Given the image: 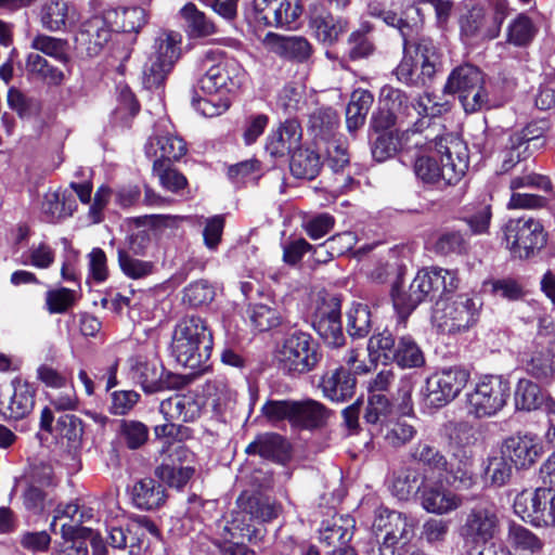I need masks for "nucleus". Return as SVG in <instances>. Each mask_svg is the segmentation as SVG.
Wrapping results in <instances>:
<instances>
[{
    "instance_id": "f257e3e1",
    "label": "nucleus",
    "mask_w": 555,
    "mask_h": 555,
    "mask_svg": "<svg viewBox=\"0 0 555 555\" xmlns=\"http://www.w3.org/2000/svg\"><path fill=\"white\" fill-rule=\"evenodd\" d=\"M382 101L385 107L379 108L372 116V127L376 132H389L396 125L410 122L415 118L411 127L405 130L410 135H421L425 132L426 139L438 135L435 118L449 111V103L441 101L436 94L424 92L410 101L406 93L400 89L386 86L382 89Z\"/></svg>"
},
{
    "instance_id": "f03ea898",
    "label": "nucleus",
    "mask_w": 555,
    "mask_h": 555,
    "mask_svg": "<svg viewBox=\"0 0 555 555\" xmlns=\"http://www.w3.org/2000/svg\"><path fill=\"white\" fill-rule=\"evenodd\" d=\"M438 135L426 139L418 135L414 146L428 151L435 150V155L418 156L414 163V172L426 183L444 181L446 184L457 183L466 173L469 165L467 145L459 137L442 133L443 127L437 122Z\"/></svg>"
},
{
    "instance_id": "7ed1b4c3",
    "label": "nucleus",
    "mask_w": 555,
    "mask_h": 555,
    "mask_svg": "<svg viewBox=\"0 0 555 555\" xmlns=\"http://www.w3.org/2000/svg\"><path fill=\"white\" fill-rule=\"evenodd\" d=\"M212 347V334L204 319L189 315L176 324L171 354L180 365L198 373L206 372Z\"/></svg>"
},
{
    "instance_id": "20e7f679",
    "label": "nucleus",
    "mask_w": 555,
    "mask_h": 555,
    "mask_svg": "<svg viewBox=\"0 0 555 555\" xmlns=\"http://www.w3.org/2000/svg\"><path fill=\"white\" fill-rule=\"evenodd\" d=\"M460 284L455 270L431 267L420 271L408 291L393 287V307L400 315L408 317L426 298L436 299L453 293Z\"/></svg>"
},
{
    "instance_id": "39448f33",
    "label": "nucleus",
    "mask_w": 555,
    "mask_h": 555,
    "mask_svg": "<svg viewBox=\"0 0 555 555\" xmlns=\"http://www.w3.org/2000/svg\"><path fill=\"white\" fill-rule=\"evenodd\" d=\"M437 298L433 323L441 333L465 332L477 322L482 306L480 298L467 294Z\"/></svg>"
},
{
    "instance_id": "423d86ee",
    "label": "nucleus",
    "mask_w": 555,
    "mask_h": 555,
    "mask_svg": "<svg viewBox=\"0 0 555 555\" xmlns=\"http://www.w3.org/2000/svg\"><path fill=\"white\" fill-rule=\"evenodd\" d=\"M499 240L514 258L528 259L546 244L542 223L533 218H512L502 224Z\"/></svg>"
},
{
    "instance_id": "0eeeda50",
    "label": "nucleus",
    "mask_w": 555,
    "mask_h": 555,
    "mask_svg": "<svg viewBox=\"0 0 555 555\" xmlns=\"http://www.w3.org/2000/svg\"><path fill=\"white\" fill-rule=\"evenodd\" d=\"M443 91L449 94H457L466 113L492 106L485 85V75L472 64L455 67L450 73Z\"/></svg>"
},
{
    "instance_id": "6e6552de",
    "label": "nucleus",
    "mask_w": 555,
    "mask_h": 555,
    "mask_svg": "<svg viewBox=\"0 0 555 555\" xmlns=\"http://www.w3.org/2000/svg\"><path fill=\"white\" fill-rule=\"evenodd\" d=\"M275 359L281 370L295 376L313 371L321 353L310 334L296 330L286 335L278 347Z\"/></svg>"
},
{
    "instance_id": "1a4fd4ad",
    "label": "nucleus",
    "mask_w": 555,
    "mask_h": 555,
    "mask_svg": "<svg viewBox=\"0 0 555 555\" xmlns=\"http://www.w3.org/2000/svg\"><path fill=\"white\" fill-rule=\"evenodd\" d=\"M203 67L205 74L199 78L198 86L206 94L234 92L246 80V72L242 65L222 52H208Z\"/></svg>"
},
{
    "instance_id": "9d476101",
    "label": "nucleus",
    "mask_w": 555,
    "mask_h": 555,
    "mask_svg": "<svg viewBox=\"0 0 555 555\" xmlns=\"http://www.w3.org/2000/svg\"><path fill=\"white\" fill-rule=\"evenodd\" d=\"M448 446L453 459L457 460L456 467L450 468V477L457 487L470 489L475 483L472 470V453L468 450L477 441L476 431L468 422L451 423L447 429Z\"/></svg>"
},
{
    "instance_id": "9b49d317",
    "label": "nucleus",
    "mask_w": 555,
    "mask_h": 555,
    "mask_svg": "<svg viewBox=\"0 0 555 555\" xmlns=\"http://www.w3.org/2000/svg\"><path fill=\"white\" fill-rule=\"evenodd\" d=\"M511 396L509 380L503 375L481 377L467 393L468 409L476 417H490L500 412Z\"/></svg>"
},
{
    "instance_id": "f8f14e48",
    "label": "nucleus",
    "mask_w": 555,
    "mask_h": 555,
    "mask_svg": "<svg viewBox=\"0 0 555 555\" xmlns=\"http://www.w3.org/2000/svg\"><path fill=\"white\" fill-rule=\"evenodd\" d=\"M501 530L499 509L493 504L481 503L472 507L459 528L465 546L480 547L496 538Z\"/></svg>"
},
{
    "instance_id": "ddd939ff",
    "label": "nucleus",
    "mask_w": 555,
    "mask_h": 555,
    "mask_svg": "<svg viewBox=\"0 0 555 555\" xmlns=\"http://www.w3.org/2000/svg\"><path fill=\"white\" fill-rule=\"evenodd\" d=\"M514 513L537 528L555 527V489L539 487L519 492L513 502Z\"/></svg>"
},
{
    "instance_id": "4468645a",
    "label": "nucleus",
    "mask_w": 555,
    "mask_h": 555,
    "mask_svg": "<svg viewBox=\"0 0 555 555\" xmlns=\"http://www.w3.org/2000/svg\"><path fill=\"white\" fill-rule=\"evenodd\" d=\"M106 543L120 551H127L129 555H141L147 550L150 542L146 534L159 539L157 526L146 516H139L124 525H107Z\"/></svg>"
},
{
    "instance_id": "2eb2a0df",
    "label": "nucleus",
    "mask_w": 555,
    "mask_h": 555,
    "mask_svg": "<svg viewBox=\"0 0 555 555\" xmlns=\"http://www.w3.org/2000/svg\"><path fill=\"white\" fill-rule=\"evenodd\" d=\"M469 377V372L464 367H443L427 377L423 393L430 405L443 406L461 393Z\"/></svg>"
},
{
    "instance_id": "dca6fc26",
    "label": "nucleus",
    "mask_w": 555,
    "mask_h": 555,
    "mask_svg": "<svg viewBox=\"0 0 555 555\" xmlns=\"http://www.w3.org/2000/svg\"><path fill=\"white\" fill-rule=\"evenodd\" d=\"M130 375L145 393H156L179 388L181 377L166 371L158 359L144 360L141 357L131 359Z\"/></svg>"
},
{
    "instance_id": "f3484780",
    "label": "nucleus",
    "mask_w": 555,
    "mask_h": 555,
    "mask_svg": "<svg viewBox=\"0 0 555 555\" xmlns=\"http://www.w3.org/2000/svg\"><path fill=\"white\" fill-rule=\"evenodd\" d=\"M115 11H105L85 21L75 37L76 50L88 56H95L112 38L115 28Z\"/></svg>"
},
{
    "instance_id": "a211bd4d",
    "label": "nucleus",
    "mask_w": 555,
    "mask_h": 555,
    "mask_svg": "<svg viewBox=\"0 0 555 555\" xmlns=\"http://www.w3.org/2000/svg\"><path fill=\"white\" fill-rule=\"evenodd\" d=\"M36 388L21 377L10 385L0 386V416L8 421H18L28 416L35 406Z\"/></svg>"
},
{
    "instance_id": "6ab92c4d",
    "label": "nucleus",
    "mask_w": 555,
    "mask_h": 555,
    "mask_svg": "<svg viewBox=\"0 0 555 555\" xmlns=\"http://www.w3.org/2000/svg\"><path fill=\"white\" fill-rule=\"evenodd\" d=\"M414 527V519L406 514L386 507L375 511L373 528L377 531L385 530L383 540L401 550L413 539Z\"/></svg>"
},
{
    "instance_id": "aec40b11",
    "label": "nucleus",
    "mask_w": 555,
    "mask_h": 555,
    "mask_svg": "<svg viewBox=\"0 0 555 555\" xmlns=\"http://www.w3.org/2000/svg\"><path fill=\"white\" fill-rule=\"evenodd\" d=\"M501 450L517 469H529L544 453L541 438L529 431L516 433L502 442Z\"/></svg>"
},
{
    "instance_id": "412c9836",
    "label": "nucleus",
    "mask_w": 555,
    "mask_h": 555,
    "mask_svg": "<svg viewBox=\"0 0 555 555\" xmlns=\"http://www.w3.org/2000/svg\"><path fill=\"white\" fill-rule=\"evenodd\" d=\"M313 328L328 347H340L345 336L340 321V304L333 299L320 306L314 314Z\"/></svg>"
},
{
    "instance_id": "4be33fe9",
    "label": "nucleus",
    "mask_w": 555,
    "mask_h": 555,
    "mask_svg": "<svg viewBox=\"0 0 555 555\" xmlns=\"http://www.w3.org/2000/svg\"><path fill=\"white\" fill-rule=\"evenodd\" d=\"M421 506L427 512L436 515L449 514L463 504V499L446 489L441 482L423 483L418 494Z\"/></svg>"
},
{
    "instance_id": "5701e85b",
    "label": "nucleus",
    "mask_w": 555,
    "mask_h": 555,
    "mask_svg": "<svg viewBox=\"0 0 555 555\" xmlns=\"http://www.w3.org/2000/svg\"><path fill=\"white\" fill-rule=\"evenodd\" d=\"M301 128L296 120H286L267 137L266 151L274 158L293 154L300 146Z\"/></svg>"
},
{
    "instance_id": "b1692460",
    "label": "nucleus",
    "mask_w": 555,
    "mask_h": 555,
    "mask_svg": "<svg viewBox=\"0 0 555 555\" xmlns=\"http://www.w3.org/2000/svg\"><path fill=\"white\" fill-rule=\"evenodd\" d=\"M411 11L415 14H420L418 8L408 9L403 13L399 14L397 11L378 1H371L367 4V14L371 17L378 18L387 26L393 27L399 31L405 50L409 47V38H412L414 34L417 33V24H411L408 20Z\"/></svg>"
},
{
    "instance_id": "393cba45",
    "label": "nucleus",
    "mask_w": 555,
    "mask_h": 555,
    "mask_svg": "<svg viewBox=\"0 0 555 555\" xmlns=\"http://www.w3.org/2000/svg\"><path fill=\"white\" fill-rule=\"evenodd\" d=\"M325 398L334 402H344L352 398L356 390V377L351 372L339 366L326 371L319 384Z\"/></svg>"
},
{
    "instance_id": "a878e982",
    "label": "nucleus",
    "mask_w": 555,
    "mask_h": 555,
    "mask_svg": "<svg viewBox=\"0 0 555 555\" xmlns=\"http://www.w3.org/2000/svg\"><path fill=\"white\" fill-rule=\"evenodd\" d=\"M542 126L530 124L521 131L508 134L505 143V156L503 159L504 170L513 168L527 152L529 144L537 142L545 130V124Z\"/></svg>"
},
{
    "instance_id": "bb28decb",
    "label": "nucleus",
    "mask_w": 555,
    "mask_h": 555,
    "mask_svg": "<svg viewBox=\"0 0 555 555\" xmlns=\"http://www.w3.org/2000/svg\"><path fill=\"white\" fill-rule=\"evenodd\" d=\"M309 26L320 42L332 46L348 30V21L322 10L311 14Z\"/></svg>"
},
{
    "instance_id": "cd10ccee",
    "label": "nucleus",
    "mask_w": 555,
    "mask_h": 555,
    "mask_svg": "<svg viewBox=\"0 0 555 555\" xmlns=\"http://www.w3.org/2000/svg\"><path fill=\"white\" fill-rule=\"evenodd\" d=\"M159 412L167 422H193L199 417L202 404L192 393L175 395L160 402Z\"/></svg>"
},
{
    "instance_id": "c85d7f7f",
    "label": "nucleus",
    "mask_w": 555,
    "mask_h": 555,
    "mask_svg": "<svg viewBox=\"0 0 555 555\" xmlns=\"http://www.w3.org/2000/svg\"><path fill=\"white\" fill-rule=\"evenodd\" d=\"M460 28L462 40L466 44H478L499 37L492 29L482 9L478 8H473L461 18Z\"/></svg>"
},
{
    "instance_id": "c756f323",
    "label": "nucleus",
    "mask_w": 555,
    "mask_h": 555,
    "mask_svg": "<svg viewBox=\"0 0 555 555\" xmlns=\"http://www.w3.org/2000/svg\"><path fill=\"white\" fill-rule=\"evenodd\" d=\"M246 453L258 454L280 464H285L291 457L289 444L282 436L274 433L259 435L246 447Z\"/></svg>"
},
{
    "instance_id": "7c9ffc66",
    "label": "nucleus",
    "mask_w": 555,
    "mask_h": 555,
    "mask_svg": "<svg viewBox=\"0 0 555 555\" xmlns=\"http://www.w3.org/2000/svg\"><path fill=\"white\" fill-rule=\"evenodd\" d=\"M504 544L513 555H540L544 546L534 532L515 521L508 524Z\"/></svg>"
},
{
    "instance_id": "2f4dec72",
    "label": "nucleus",
    "mask_w": 555,
    "mask_h": 555,
    "mask_svg": "<svg viewBox=\"0 0 555 555\" xmlns=\"http://www.w3.org/2000/svg\"><path fill=\"white\" fill-rule=\"evenodd\" d=\"M330 416V410L313 399L294 400L293 425L304 429L322 427Z\"/></svg>"
},
{
    "instance_id": "473e14b6",
    "label": "nucleus",
    "mask_w": 555,
    "mask_h": 555,
    "mask_svg": "<svg viewBox=\"0 0 555 555\" xmlns=\"http://www.w3.org/2000/svg\"><path fill=\"white\" fill-rule=\"evenodd\" d=\"M166 500L165 488L153 478H143L131 488V501L142 511L159 508Z\"/></svg>"
},
{
    "instance_id": "72a5a7b5",
    "label": "nucleus",
    "mask_w": 555,
    "mask_h": 555,
    "mask_svg": "<svg viewBox=\"0 0 555 555\" xmlns=\"http://www.w3.org/2000/svg\"><path fill=\"white\" fill-rule=\"evenodd\" d=\"M147 157L159 159L168 164L178 160L186 153V144L182 138L173 134L154 135L145 145Z\"/></svg>"
},
{
    "instance_id": "f704fd0d",
    "label": "nucleus",
    "mask_w": 555,
    "mask_h": 555,
    "mask_svg": "<svg viewBox=\"0 0 555 555\" xmlns=\"http://www.w3.org/2000/svg\"><path fill=\"white\" fill-rule=\"evenodd\" d=\"M412 461L425 467L426 470L437 473H448L454 467L453 463H449L446 455L430 441H418L410 450Z\"/></svg>"
},
{
    "instance_id": "c9c22d12",
    "label": "nucleus",
    "mask_w": 555,
    "mask_h": 555,
    "mask_svg": "<svg viewBox=\"0 0 555 555\" xmlns=\"http://www.w3.org/2000/svg\"><path fill=\"white\" fill-rule=\"evenodd\" d=\"M354 520L346 515H333L321 522L319 539L328 546L348 543L353 537Z\"/></svg>"
},
{
    "instance_id": "e433bc0d",
    "label": "nucleus",
    "mask_w": 555,
    "mask_h": 555,
    "mask_svg": "<svg viewBox=\"0 0 555 555\" xmlns=\"http://www.w3.org/2000/svg\"><path fill=\"white\" fill-rule=\"evenodd\" d=\"M264 42L271 51L286 59L305 61L311 54V46L304 37L269 34Z\"/></svg>"
},
{
    "instance_id": "4c0bfd02",
    "label": "nucleus",
    "mask_w": 555,
    "mask_h": 555,
    "mask_svg": "<svg viewBox=\"0 0 555 555\" xmlns=\"http://www.w3.org/2000/svg\"><path fill=\"white\" fill-rule=\"evenodd\" d=\"M38 17L43 29L62 31L72 20L70 8L65 0H46L39 8Z\"/></svg>"
},
{
    "instance_id": "58836bf2",
    "label": "nucleus",
    "mask_w": 555,
    "mask_h": 555,
    "mask_svg": "<svg viewBox=\"0 0 555 555\" xmlns=\"http://www.w3.org/2000/svg\"><path fill=\"white\" fill-rule=\"evenodd\" d=\"M548 400L553 399L543 392L538 384L527 378L518 380L514 392V401L517 410L534 411L543 408L545 411V404Z\"/></svg>"
},
{
    "instance_id": "ea45409f",
    "label": "nucleus",
    "mask_w": 555,
    "mask_h": 555,
    "mask_svg": "<svg viewBox=\"0 0 555 555\" xmlns=\"http://www.w3.org/2000/svg\"><path fill=\"white\" fill-rule=\"evenodd\" d=\"M411 39L412 38H409V47L406 50L403 48V52L408 55H412L413 60L421 64L425 76L434 77L439 59L436 44L433 39L427 37H422L416 41H412Z\"/></svg>"
},
{
    "instance_id": "a19ab883",
    "label": "nucleus",
    "mask_w": 555,
    "mask_h": 555,
    "mask_svg": "<svg viewBox=\"0 0 555 555\" xmlns=\"http://www.w3.org/2000/svg\"><path fill=\"white\" fill-rule=\"evenodd\" d=\"M182 36L178 31L162 30L152 46L151 55L165 61V66H173L181 54Z\"/></svg>"
},
{
    "instance_id": "79ce46f5",
    "label": "nucleus",
    "mask_w": 555,
    "mask_h": 555,
    "mask_svg": "<svg viewBox=\"0 0 555 555\" xmlns=\"http://www.w3.org/2000/svg\"><path fill=\"white\" fill-rule=\"evenodd\" d=\"M322 167L320 155L310 149L298 147L291 155L289 169L298 179H314Z\"/></svg>"
},
{
    "instance_id": "37998d69",
    "label": "nucleus",
    "mask_w": 555,
    "mask_h": 555,
    "mask_svg": "<svg viewBox=\"0 0 555 555\" xmlns=\"http://www.w3.org/2000/svg\"><path fill=\"white\" fill-rule=\"evenodd\" d=\"M180 16L184 23L186 33L192 38H204L216 33L214 22L192 2L181 8Z\"/></svg>"
},
{
    "instance_id": "c03bdc74",
    "label": "nucleus",
    "mask_w": 555,
    "mask_h": 555,
    "mask_svg": "<svg viewBox=\"0 0 555 555\" xmlns=\"http://www.w3.org/2000/svg\"><path fill=\"white\" fill-rule=\"evenodd\" d=\"M203 392L206 397V404L217 414L223 413L235 399V392L223 377L207 380L203 387Z\"/></svg>"
},
{
    "instance_id": "a18cd8bd",
    "label": "nucleus",
    "mask_w": 555,
    "mask_h": 555,
    "mask_svg": "<svg viewBox=\"0 0 555 555\" xmlns=\"http://www.w3.org/2000/svg\"><path fill=\"white\" fill-rule=\"evenodd\" d=\"M461 220L467 224L472 234H488L492 220L491 205L486 202L469 203L463 208Z\"/></svg>"
},
{
    "instance_id": "49530a36",
    "label": "nucleus",
    "mask_w": 555,
    "mask_h": 555,
    "mask_svg": "<svg viewBox=\"0 0 555 555\" xmlns=\"http://www.w3.org/2000/svg\"><path fill=\"white\" fill-rule=\"evenodd\" d=\"M338 126V114L331 107L318 108L309 117V130L315 139L330 141L335 137Z\"/></svg>"
},
{
    "instance_id": "de8ad7c7",
    "label": "nucleus",
    "mask_w": 555,
    "mask_h": 555,
    "mask_svg": "<svg viewBox=\"0 0 555 555\" xmlns=\"http://www.w3.org/2000/svg\"><path fill=\"white\" fill-rule=\"evenodd\" d=\"M374 98L370 91L356 90L352 92L346 108V124L349 131L360 128L373 104Z\"/></svg>"
},
{
    "instance_id": "09e8293b",
    "label": "nucleus",
    "mask_w": 555,
    "mask_h": 555,
    "mask_svg": "<svg viewBox=\"0 0 555 555\" xmlns=\"http://www.w3.org/2000/svg\"><path fill=\"white\" fill-rule=\"evenodd\" d=\"M425 477L413 468H406L393 476L391 493L400 501H408L412 495L420 494Z\"/></svg>"
},
{
    "instance_id": "8fccbe9b",
    "label": "nucleus",
    "mask_w": 555,
    "mask_h": 555,
    "mask_svg": "<svg viewBox=\"0 0 555 555\" xmlns=\"http://www.w3.org/2000/svg\"><path fill=\"white\" fill-rule=\"evenodd\" d=\"M514 464L509 461L508 456L500 449L488 456L485 467L486 479L492 486L502 487L506 485L513 475Z\"/></svg>"
},
{
    "instance_id": "3c124183",
    "label": "nucleus",
    "mask_w": 555,
    "mask_h": 555,
    "mask_svg": "<svg viewBox=\"0 0 555 555\" xmlns=\"http://www.w3.org/2000/svg\"><path fill=\"white\" fill-rule=\"evenodd\" d=\"M30 47L63 64L70 60L69 43L66 39L38 34L33 38Z\"/></svg>"
},
{
    "instance_id": "603ef678",
    "label": "nucleus",
    "mask_w": 555,
    "mask_h": 555,
    "mask_svg": "<svg viewBox=\"0 0 555 555\" xmlns=\"http://www.w3.org/2000/svg\"><path fill=\"white\" fill-rule=\"evenodd\" d=\"M393 362L403 369L421 367L425 364V356L412 336L403 335L397 343Z\"/></svg>"
},
{
    "instance_id": "864d4df0",
    "label": "nucleus",
    "mask_w": 555,
    "mask_h": 555,
    "mask_svg": "<svg viewBox=\"0 0 555 555\" xmlns=\"http://www.w3.org/2000/svg\"><path fill=\"white\" fill-rule=\"evenodd\" d=\"M367 351L372 362H393L396 358L397 344L392 334L383 331L373 335L367 343Z\"/></svg>"
},
{
    "instance_id": "5fc2aeb1",
    "label": "nucleus",
    "mask_w": 555,
    "mask_h": 555,
    "mask_svg": "<svg viewBox=\"0 0 555 555\" xmlns=\"http://www.w3.org/2000/svg\"><path fill=\"white\" fill-rule=\"evenodd\" d=\"M75 209V201L68 199L65 193L48 192L43 196L42 211L50 222L72 216Z\"/></svg>"
},
{
    "instance_id": "6e6d98bb",
    "label": "nucleus",
    "mask_w": 555,
    "mask_h": 555,
    "mask_svg": "<svg viewBox=\"0 0 555 555\" xmlns=\"http://www.w3.org/2000/svg\"><path fill=\"white\" fill-rule=\"evenodd\" d=\"M397 79L409 86L415 88H422L433 79V76H425L423 74L421 64L413 60L412 55L404 53L402 61L395 69Z\"/></svg>"
},
{
    "instance_id": "4d7b16f0",
    "label": "nucleus",
    "mask_w": 555,
    "mask_h": 555,
    "mask_svg": "<svg viewBox=\"0 0 555 555\" xmlns=\"http://www.w3.org/2000/svg\"><path fill=\"white\" fill-rule=\"evenodd\" d=\"M301 11L298 0H282L278 7L271 10V16L263 14L260 21L267 26H291L300 16Z\"/></svg>"
},
{
    "instance_id": "13d9d810",
    "label": "nucleus",
    "mask_w": 555,
    "mask_h": 555,
    "mask_svg": "<svg viewBox=\"0 0 555 555\" xmlns=\"http://www.w3.org/2000/svg\"><path fill=\"white\" fill-rule=\"evenodd\" d=\"M372 327L371 311L361 302H353L347 312V331L353 338H363Z\"/></svg>"
},
{
    "instance_id": "bf43d9fd",
    "label": "nucleus",
    "mask_w": 555,
    "mask_h": 555,
    "mask_svg": "<svg viewBox=\"0 0 555 555\" xmlns=\"http://www.w3.org/2000/svg\"><path fill=\"white\" fill-rule=\"evenodd\" d=\"M119 437L129 450L142 448L149 440V427L137 420H121L119 422Z\"/></svg>"
},
{
    "instance_id": "052dcab7",
    "label": "nucleus",
    "mask_w": 555,
    "mask_h": 555,
    "mask_svg": "<svg viewBox=\"0 0 555 555\" xmlns=\"http://www.w3.org/2000/svg\"><path fill=\"white\" fill-rule=\"evenodd\" d=\"M116 16L113 18L115 31L139 33L146 23V12L139 7L114 10Z\"/></svg>"
},
{
    "instance_id": "680f3d73",
    "label": "nucleus",
    "mask_w": 555,
    "mask_h": 555,
    "mask_svg": "<svg viewBox=\"0 0 555 555\" xmlns=\"http://www.w3.org/2000/svg\"><path fill=\"white\" fill-rule=\"evenodd\" d=\"M526 371L530 376L541 383H551L555 375L553 356L550 354V351L533 352L531 358L526 362Z\"/></svg>"
},
{
    "instance_id": "e2e57ef3",
    "label": "nucleus",
    "mask_w": 555,
    "mask_h": 555,
    "mask_svg": "<svg viewBox=\"0 0 555 555\" xmlns=\"http://www.w3.org/2000/svg\"><path fill=\"white\" fill-rule=\"evenodd\" d=\"M249 318L253 325L260 332L278 327L283 321L282 313L276 307L264 304L254 305Z\"/></svg>"
},
{
    "instance_id": "0e129e2a",
    "label": "nucleus",
    "mask_w": 555,
    "mask_h": 555,
    "mask_svg": "<svg viewBox=\"0 0 555 555\" xmlns=\"http://www.w3.org/2000/svg\"><path fill=\"white\" fill-rule=\"evenodd\" d=\"M385 441L395 448L404 446L416 435V429L404 421L388 422L382 428H376Z\"/></svg>"
},
{
    "instance_id": "69168bd1",
    "label": "nucleus",
    "mask_w": 555,
    "mask_h": 555,
    "mask_svg": "<svg viewBox=\"0 0 555 555\" xmlns=\"http://www.w3.org/2000/svg\"><path fill=\"white\" fill-rule=\"evenodd\" d=\"M117 257L120 270L130 279H143L154 271L155 266L152 261L134 258L125 249L119 248Z\"/></svg>"
},
{
    "instance_id": "338daca9",
    "label": "nucleus",
    "mask_w": 555,
    "mask_h": 555,
    "mask_svg": "<svg viewBox=\"0 0 555 555\" xmlns=\"http://www.w3.org/2000/svg\"><path fill=\"white\" fill-rule=\"evenodd\" d=\"M173 66H165V61L149 55L142 69V83L146 89H157L163 86Z\"/></svg>"
},
{
    "instance_id": "774afa93",
    "label": "nucleus",
    "mask_w": 555,
    "mask_h": 555,
    "mask_svg": "<svg viewBox=\"0 0 555 555\" xmlns=\"http://www.w3.org/2000/svg\"><path fill=\"white\" fill-rule=\"evenodd\" d=\"M535 28L531 18L525 14H519L507 27V40L514 46H526L534 37Z\"/></svg>"
}]
</instances>
